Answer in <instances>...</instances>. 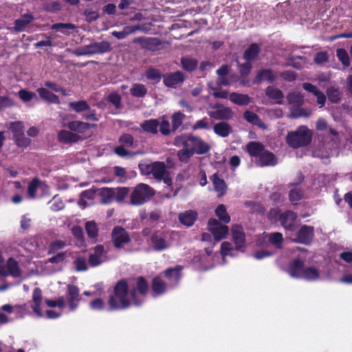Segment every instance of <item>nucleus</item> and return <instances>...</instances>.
<instances>
[{
    "label": "nucleus",
    "instance_id": "1",
    "mask_svg": "<svg viewBox=\"0 0 352 352\" xmlns=\"http://www.w3.org/2000/svg\"><path fill=\"white\" fill-rule=\"evenodd\" d=\"M130 292V285L126 279L118 280L113 287V293L109 296L107 310L112 311L129 309L133 303L129 297Z\"/></svg>",
    "mask_w": 352,
    "mask_h": 352
},
{
    "label": "nucleus",
    "instance_id": "5",
    "mask_svg": "<svg viewBox=\"0 0 352 352\" xmlns=\"http://www.w3.org/2000/svg\"><path fill=\"white\" fill-rule=\"evenodd\" d=\"M130 285V296L134 305L140 307L142 304V300L138 296V293L142 296H146L148 294L149 286L147 280L143 276H138L136 278V286Z\"/></svg>",
    "mask_w": 352,
    "mask_h": 352
},
{
    "label": "nucleus",
    "instance_id": "37",
    "mask_svg": "<svg viewBox=\"0 0 352 352\" xmlns=\"http://www.w3.org/2000/svg\"><path fill=\"white\" fill-rule=\"evenodd\" d=\"M140 30L139 25L125 26L122 31H113L111 34L118 39H124L131 34Z\"/></svg>",
    "mask_w": 352,
    "mask_h": 352
},
{
    "label": "nucleus",
    "instance_id": "15",
    "mask_svg": "<svg viewBox=\"0 0 352 352\" xmlns=\"http://www.w3.org/2000/svg\"><path fill=\"white\" fill-rule=\"evenodd\" d=\"M214 108H217V109L208 112V115L214 120H228L232 119L234 116V113L230 107L215 104Z\"/></svg>",
    "mask_w": 352,
    "mask_h": 352
},
{
    "label": "nucleus",
    "instance_id": "29",
    "mask_svg": "<svg viewBox=\"0 0 352 352\" xmlns=\"http://www.w3.org/2000/svg\"><path fill=\"white\" fill-rule=\"evenodd\" d=\"M259 157V166L261 167L276 164V156L270 151L265 150Z\"/></svg>",
    "mask_w": 352,
    "mask_h": 352
},
{
    "label": "nucleus",
    "instance_id": "14",
    "mask_svg": "<svg viewBox=\"0 0 352 352\" xmlns=\"http://www.w3.org/2000/svg\"><path fill=\"white\" fill-rule=\"evenodd\" d=\"M133 43L139 44L142 49L151 52L157 51L162 45L160 39L155 37H136L133 38Z\"/></svg>",
    "mask_w": 352,
    "mask_h": 352
},
{
    "label": "nucleus",
    "instance_id": "59",
    "mask_svg": "<svg viewBox=\"0 0 352 352\" xmlns=\"http://www.w3.org/2000/svg\"><path fill=\"white\" fill-rule=\"evenodd\" d=\"M40 184V181L38 178L33 179L28 184V193L30 197L34 199L36 197V190Z\"/></svg>",
    "mask_w": 352,
    "mask_h": 352
},
{
    "label": "nucleus",
    "instance_id": "30",
    "mask_svg": "<svg viewBox=\"0 0 352 352\" xmlns=\"http://www.w3.org/2000/svg\"><path fill=\"white\" fill-rule=\"evenodd\" d=\"M160 122L157 119H150L142 122L140 124L142 129L146 133L155 135L158 132Z\"/></svg>",
    "mask_w": 352,
    "mask_h": 352
},
{
    "label": "nucleus",
    "instance_id": "46",
    "mask_svg": "<svg viewBox=\"0 0 352 352\" xmlns=\"http://www.w3.org/2000/svg\"><path fill=\"white\" fill-rule=\"evenodd\" d=\"M215 214L219 219L224 223H228L230 221V217L227 212L225 205L220 204L215 209Z\"/></svg>",
    "mask_w": 352,
    "mask_h": 352
},
{
    "label": "nucleus",
    "instance_id": "61",
    "mask_svg": "<svg viewBox=\"0 0 352 352\" xmlns=\"http://www.w3.org/2000/svg\"><path fill=\"white\" fill-rule=\"evenodd\" d=\"M83 14L86 21L88 23L95 21L99 18L98 12L93 10L91 8L85 9Z\"/></svg>",
    "mask_w": 352,
    "mask_h": 352
},
{
    "label": "nucleus",
    "instance_id": "4",
    "mask_svg": "<svg viewBox=\"0 0 352 352\" xmlns=\"http://www.w3.org/2000/svg\"><path fill=\"white\" fill-rule=\"evenodd\" d=\"M155 195L154 190L148 184H138L130 195V203L133 206H140Z\"/></svg>",
    "mask_w": 352,
    "mask_h": 352
},
{
    "label": "nucleus",
    "instance_id": "55",
    "mask_svg": "<svg viewBox=\"0 0 352 352\" xmlns=\"http://www.w3.org/2000/svg\"><path fill=\"white\" fill-rule=\"evenodd\" d=\"M76 26L74 24L70 23H57L53 24L51 26L52 30H56V31H59L63 34H67L66 30H74L76 29Z\"/></svg>",
    "mask_w": 352,
    "mask_h": 352
},
{
    "label": "nucleus",
    "instance_id": "40",
    "mask_svg": "<svg viewBox=\"0 0 352 352\" xmlns=\"http://www.w3.org/2000/svg\"><path fill=\"white\" fill-rule=\"evenodd\" d=\"M68 106L70 109L76 113H82L90 109L89 104L84 100L70 102Z\"/></svg>",
    "mask_w": 352,
    "mask_h": 352
},
{
    "label": "nucleus",
    "instance_id": "51",
    "mask_svg": "<svg viewBox=\"0 0 352 352\" xmlns=\"http://www.w3.org/2000/svg\"><path fill=\"white\" fill-rule=\"evenodd\" d=\"M336 56L338 60L342 63L344 67H348L350 65V58L344 48H338L336 50Z\"/></svg>",
    "mask_w": 352,
    "mask_h": 352
},
{
    "label": "nucleus",
    "instance_id": "20",
    "mask_svg": "<svg viewBox=\"0 0 352 352\" xmlns=\"http://www.w3.org/2000/svg\"><path fill=\"white\" fill-rule=\"evenodd\" d=\"M153 249L156 252H162L170 247L169 243L162 236L155 233L151 236Z\"/></svg>",
    "mask_w": 352,
    "mask_h": 352
},
{
    "label": "nucleus",
    "instance_id": "33",
    "mask_svg": "<svg viewBox=\"0 0 352 352\" xmlns=\"http://www.w3.org/2000/svg\"><path fill=\"white\" fill-rule=\"evenodd\" d=\"M39 96L44 100L51 104H59L60 99L58 96L50 91L48 89L41 87L37 89Z\"/></svg>",
    "mask_w": 352,
    "mask_h": 352
},
{
    "label": "nucleus",
    "instance_id": "63",
    "mask_svg": "<svg viewBox=\"0 0 352 352\" xmlns=\"http://www.w3.org/2000/svg\"><path fill=\"white\" fill-rule=\"evenodd\" d=\"M74 264L78 272H83L87 270L86 259L82 256L77 257L74 261Z\"/></svg>",
    "mask_w": 352,
    "mask_h": 352
},
{
    "label": "nucleus",
    "instance_id": "50",
    "mask_svg": "<svg viewBox=\"0 0 352 352\" xmlns=\"http://www.w3.org/2000/svg\"><path fill=\"white\" fill-rule=\"evenodd\" d=\"M245 205L250 207V212L253 214L264 215L266 212L265 208L261 203L246 201Z\"/></svg>",
    "mask_w": 352,
    "mask_h": 352
},
{
    "label": "nucleus",
    "instance_id": "3",
    "mask_svg": "<svg viewBox=\"0 0 352 352\" xmlns=\"http://www.w3.org/2000/svg\"><path fill=\"white\" fill-rule=\"evenodd\" d=\"M312 132L307 126H300L296 131H290L286 136L287 144L293 148L308 146L312 139Z\"/></svg>",
    "mask_w": 352,
    "mask_h": 352
},
{
    "label": "nucleus",
    "instance_id": "47",
    "mask_svg": "<svg viewBox=\"0 0 352 352\" xmlns=\"http://www.w3.org/2000/svg\"><path fill=\"white\" fill-rule=\"evenodd\" d=\"M287 99L290 104L300 107L303 104V96L300 92H291L287 96Z\"/></svg>",
    "mask_w": 352,
    "mask_h": 352
},
{
    "label": "nucleus",
    "instance_id": "27",
    "mask_svg": "<svg viewBox=\"0 0 352 352\" xmlns=\"http://www.w3.org/2000/svg\"><path fill=\"white\" fill-rule=\"evenodd\" d=\"M213 131L218 136L226 138L231 133L232 126L226 122H220L214 125Z\"/></svg>",
    "mask_w": 352,
    "mask_h": 352
},
{
    "label": "nucleus",
    "instance_id": "21",
    "mask_svg": "<svg viewBox=\"0 0 352 352\" xmlns=\"http://www.w3.org/2000/svg\"><path fill=\"white\" fill-rule=\"evenodd\" d=\"M151 174L155 179L161 181L167 173L166 165L163 162H155L151 164Z\"/></svg>",
    "mask_w": 352,
    "mask_h": 352
},
{
    "label": "nucleus",
    "instance_id": "25",
    "mask_svg": "<svg viewBox=\"0 0 352 352\" xmlns=\"http://www.w3.org/2000/svg\"><path fill=\"white\" fill-rule=\"evenodd\" d=\"M96 124L84 122L82 121H71L67 123V127L72 131L82 133L87 130L94 127Z\"/></svg>",
    "mask_w": 352,
    "mask_h": 352
},
{
    "label": "nucleus",
    "instance_id": "9",
    "mask_svg": "<svg viewBox=\"0 0 352 352\" xmlns=\"http://www.w3.org/2000/svg\"><path fill=\"white\" fill-rule=\"evenodd\" d=\"M208 226L209 231L213 235L214 239L217 241L226 238L228 234V226L221 224L216 219H210L208 221Z\"/></svg>",
    "mask_w": 352,
    "mask_h": 352
},
{
    "label": "nucleus",
    "instance_id": "49",
    "mask_svg": "<svg viewBox=\"0 0 352 352\" xmlns=\"http://www.w3.org/2000/svg\"><path fill=\"white\" fill-rule=\"evenodd\" d=\"M327 96L328 100L334 104L339 103L341 100L340 91L334 87H330L327 89Z\"/></svg>",
    "mask_w": 352,
    "mask_h": 352
},
{
    "label": "nucleus",
    "instance_id": "42",
    "mask_svg": "<svg viewBox=\"0 0 352 352\" xmlns=\"http://www.w3.org/2000/svg\"><path fill=\"white\" fill-rule=\"evenodd\" d=\"M213 185L216 192L219 193L220 196L226 193L227 186L223 179H220L217 173L213 175Z\"/></svg>",
    "mask_w": 352,
    "mask_h": 352
},
{
    "label": "nucleus",
    "instance_id": "36",
    "mask_svg": "<svg viewBox=\"0 0 352 352\" xmlns=\"http://www.w3.org/2000/svg\"><path fill=\"white\" fill-rule=\"evenodd\" d=\"M260 53V47L257 43H253L244 51L243 58L247 61L254 60Z\"/></svg>",
    "mask_w": 352,
    "mask_h": 352
},
{
    "label": "nucleus",
    "instance_id": "23",
    "mask_svg": "<svg viewBox=\"0 0 352 352\" xmlns=\"http://www.w3.org/2000/svg\"><path fill=\"white\" fill-rule=\"evenodd\" d=\"M197 217L198 213L196 211L189 210L179 214V221L182 224L190 227L195 223Z\"/></svg>",
    "mask_w": 352,
    "mask_h": 352
},
{
    "label": "nucleus",
    "instance_id": "60",
    "mask_svg": "<svg viewBox=\"0 0 352 352\" xmlns=\"http://www.w3.org/2000/svg\"><path fill=\"white\" fill-rule=\"evenodd\" d=\"M107 101L111 103L116 109L121 108L122 98L120 94L116 92H111L107 97Z\"/></svg>",
    "mask_w": 352,
    "mask_h": 352
},
{
    "label": "nucleus",
    "instance_id": "28",
    "mask_svg": "<svg viewBox=\"0 0 352 352\" xmlns=\"http://www.w3.org/2000/svg\"><path fill=\"white\" fill-rule=\"evenodd\" d=\"M246 150L251 157H259L265 151V146L260 142L252 141L247 144Z\"/></svg>",
    "mask_w": 352,
    "mask_h": 352
},
{
    "label": "nucleus",
    "instance_id": "17",
    "mask_svg": "<svg viewBox=\"0 0 352 352\" xmlns=\"http://www.w3.org/2000/svg\"><path fill=\"white\" fill-rule=\"evenodd\" d=\"M314 236V228L304 225L301 226L297 232V242L302 244L309 245L311 243Z\"/></svg>",
    "mask_w": 352,
    "mask_h": 352
},
{
    "label": "nucleus",
    "instance_id": "64",
    "mask_svg": "<svg viewBox=\"0 0 352 352\" xmlns=\"http://www.w3.org/2000/svg\"><path fill=\"white\" fill-rule=\"evenodd\" d=\"M193 154L194 153L192 152V150L190 151V149L186 147H183V148L177 153L179 160L181 162H187L193 155Z\"/></svg>",
    "mask_w": 352,
    "mask_h": 352
},
{
    "label": "nucleus",
    "instance_id": "26",
    "mask_svg": "<svg viewBox=\"0 0 352 352\" xmlns=\"http://www.w3.org/2000/svg\"><path fill=\"white\" fill-rule=\"evenodd\" d=\"M265 95L276 104H280L283 103L284 95L282 91L278 88L268 86L265 89Z\"/></svg>",
    "mask_w": 352,
    "mask_h": 352
},
{
    "label": "nucleus",
    "instance_id": "62",
    "mask_svg": "<svg viewBox=\"0 0 352 352\" xmlns=\"http://www.w3.org/2000/svg\"><path fill=\"white\" fill-rule=\"evenodd\" d=\"M119 142L124 146L131 147L134 143V138L131 134L124 133L119 138Z\"/></svg>",
    "mask_w": 352,
    "mask_h": 352
},
{
    "label": "nucleus",
    "instance_id": "19",
    "mask_svg": "<svg viewBox=\"0 0 352 352\" xmlns=\"http://www.w3.org/2000/svg\"><path fill=\"white\" fill-rule=\"evenodd\" d=\"M43 292L41 289L39 287L34 288L32 292L33 304L31 305V308L33 312L35 313L38 317L43 316V312L41 308Z\"/></svg>",
    "mask_w": 352,
    "mask_h": 352
},
{
    "label": "nucleus",
    "instance_id": "38",
    "mask_svg": "<svg viewBox=\"0 0 352 352\" xmlns=\"http://www.w3.org/2000/svg\"><path fill=\"white\" fill-rule=\"evenodd\" d=\"M243 118L247 122L252 124L256 125L263 129L265 128L264 123L261 121L259 116L253 111H245L243 113Z\"/></svg>",
    "mask_w": 352,
    "mask_h": 352
},
{
    "label": "nucleus",
    "instance_id": "57",
    "mask_svg": "<svg viewBox=\"0 0 352 352\" xmlns=\"http://www.w3.org/2000/svg\"><path fill=\"white\" fill-rule=\"evenodd\" d=\"M268 240L276 248H280L282 246L283 236L280 232H273L270 234Z\"/></svg>",
    "mask_w": 352,
    "mask_h": 352
},
{
    "label": "nucleus",
    "instance_id": "10",
    "mask_svg": "<svg viewBox=\"0 0 352 352\" xmlns=\"http://www.w3.org/2000/svg\"><path fill=\"white\" fill-rule=\"evenodd\" d=\"M66 299L71 311H75L78 307L81 297L80 289L76 285L72 284L67 285Z\"/></svg>",
    "mask_w": 352,
    "mask_h": 352
},
{
    "label": "nucleus",
    "instance_id": "45",
    "mask_svg": "<svg viewBox=\"0 0 352 352\" xmlns=\"http://www.w3.org/2000/svg\"><path fill=\"white\" fill-rule=\"evenodd\" d=\"M320 276L318 270L314 267H308L303 270L302 276L301 278L307 280H317Z\"/></svg>",
    "mask_w": 352,
    "mask_h": 352
},
{
    "label": "nucleus",
    "instance_id": "56",
    "mask_svg": "<svg viewBox=\"0 0 352 352\" xmlns=\"http://www.w3.org/2000/svg\"><path fill=\"white\" fill-rule=\"evenodd\" d=\"M185 115L180 112H175L172 116V131H175L183 123Z\"/></svg>",
    "mask_w": 352,
    "mask_h": 352
},
{
    "label": "nucleus",
    "instance_id": "31",
    "mask_svg": "<svg viewBox=\"0 0 352 352\" xmlns=\"http://www.w3.org/2000/svg\"><path fill=\"white\" fill-rule=\"evenodd\" d=\"M33 20L34 16L31 14H25L22 15L21 18L14 21V30L17 32H22L28 24L33 21Z\"/></svg>",
    "mask_w": 352,
    "mask_h": 352
},
{
    "label": "nucleus",
    "instance_id": "34",
    "mask_svg": "<svg viewBox=\"0 0 352 352\" xmlns=\"http://www.w3.org/2000/svg\"><path fill=\"white\" fill-rule=\"evenodd\" d=\"M276 80V76L271 69H262L259 70L256 76V82L260 83L262 81L267 80L272 83Z\"/></svg>",
    "mask_w": 352,
    "mask_h": 352
},
{
    "label": "nucleus",
    "instance_id": "6",
    "mask_svg": "<svg viewBox=\"0 0 352 352\" xmlns=\"http://www.w3.org/2000/svg\"><path fill=\"white\" fill-rule=\"evenodd\" d=\"M9 129L13 135V140L18 147L26 148L30 144V140L25 137L24 133V126L20 121L12 122Z\"/></svg>",
    "mask_w": 352,
    "mask_h": 352
},
{
    "label": "nucleus",
    "instance_id": "52",
    "mask_svg": "<svg viewBox=\"0 0 352 352\" xmlns=\"http://www.w3.org/2000/svg\"><path fill=\"white\" fill-rule=\"evenodd\" d=\"M145 75L147 79L155 80V83L159 82L162 77L163 78V75L162 74L160 71L157 69H155L153 67H150L148 69H146Z\"/></svg>",
    "mask_w": 352,
    "mask_h": 352
},
{
    "label": "nucleus",
    "instance_id": "8",
    "mask_svg": "<svg viewBox=\"0 0 352 352\" xmlns=\"http://www.w3.org/2000/svg\"><path fill=\"white\" fill-rule=\"evenodd\" d=\"M111 241L116 248L120 249L130 243L131 239L129 233L123 227L116 226L111 232Z\"/></svg>",
    "mask_w": 352,
    "mask_h": 352
},
{
    "label": "nucleus",
    "instance_id": "12",
    "mask_svg": "<svg viewBox=\"0 0 352 352\" xmlns=\"http://www.w3.org/2000/svg\"><path fill=\"white\" fill-rule=\"evenodd\" d=\"M231 234L235 249L243 252L245 249V234L243 226L239 224L233 225L231 228Z\"/></svg>",
    "mask_w": 352,
    "mask_h": 352
},
{
    "label": "nucleus",
    "instance_id": "58",
    "mask_svg": "<svg viewBox=\"0 0 352 352\" xmlns=\"http://www.w3.org/2000/svg\"><path fill=\"white\" fill-rule=\"evenodd\" d=\"M311 115L309 111H307L304 108H300L299 107H296L295 108L292 109L291 111V118H299L300 117H306L308 118Z\"/></svg>",
    "mask_w": 352,
    "mask_h": 352
},
{
    "label": "nucleus",
    "instance_id": "18",
    "mask_svg": "<svg viewBox=\"0 0 352 352\" xmlns=\"http://www.w3.org/2000/svg\"><path fill=\"white\" fill-rule=\"evenodd\" d=\"M304 267V261L300 258H295L288 267V273L292 278H301Z\"/></svg>",
    "mask_w": 352,
    "mask_h": 352
},
{
    "label": "nucleus",
    "instance_id": "53",
    "mask_svg": "<svg viewBox=\"0 0 352 352\" xmlns=\"http://www.w3.org/2000/svg\"><path fill=\"white\" fill-rule=\"evenodd\" d=\"M303 196L304 192L301 188H292L289 192V199L294 204H296L298 201L303 198Z\"/></svg>",
    "mask_w": 352,
    "mask_h": 352
},
{
    "label": "nucleus",
    "instance_id": "48",
    "mask_svg": "<svg viewBox=\"0 0 352 352\" xmlns=\"http://www.w3.org/2000/svg\"><path fill=\"white\" fill-rule=\"evenodd\" d=\"M66 245V241L63 240H55L50 243L47 250V254L50 255L58 253L60 250L63 249Z\"/></svg>",
    "mask_w": 352,
    "mask_h": 352
},
{
    "label": "nucleus",
    "instance_id": "2",
    "mask_svg": "<svg viewBox=\"0 0 352 352\" xmlns=\"http://www.w3.org/2000/svg\"><path fill=\"white\" fill-rule=\"evenodd\" d=\"M174 144L177 146L186 147L192 150L193 153L203 155L208 153L210 148L209 144L201 138L192 135L182 134L174 139Z\"/></svg>",
    "mask_w": 352,
    "mask_h": 352
},
{
    "label": "nucleus",
    "instance_id": "41",
    "mask_svg": "<svg viewBox=\"0 0 352 352\" xmlns=\"http://www.w3.org/2000/svg\"><path fill=\"white\" fill-rule=\"evenodd\" d=\"M183 267L177 265L175 267H169L164 271V275L166 278L170 279L174 278L176 282H178L182 277V270Z\"/></svg>",
    "mask_w": 352,
    "mask_h": 352
},
{
    "label": "nucleus",
    "instance_id": "7",
    "mask_svg": "<svg viewBox=\"0 0 352 352\" xmlns=\"http://www.w3.org/2000/svg\"><path fill=\"white\" fill-rule=\"evenodd\" d=\"M111 45L108 41L93 42L85 45L80 52H77L78 56H87L96 54H104L110 52Z\"/></svg>",
    "mask_w": 352,
    "mask_h": 352
},
{
    "label": "nucleus",
    "instance_id": "13",
    "mask_svg": "<svg viewBox=\"0 0 352 352\" xmlns=\"http://www.w3.org/2000/svg\"><path fill=\"white\" fill-rule=\"evenodd\" d=\"M8 275L14 278L20 277L21 275V271L18 262L12 257H10L8 259L6 266L3 265H0V276L6 277Z\"/></svg>",
    "mask_w": 352,
    "mask_h": 352
},
{
    "label": "nucleus",
    "instance_id": "32",
    "mask_svg": "<svg viewBox=\"0 0 352 352\" xmlns=\"http://www.w3.org/2000/svg\"><path fill=\"white\" fill-rule=\"evenodd\" d=\"M151 289L155 296H160L165 293L166 283L160 276H155L152 280Z\"/></svg>",
    "mask_w": 352,
    "mask_h": 352
},
{
    "label": "nucleus",
    "instance_id": "43",
    "mask_svg": "<svg viewBox=\"0 0 352 352\" xmlns=\"http://www.w3.org/2000/svg\"><path fill=\"white\" fill-rule=\"evenodd\" d=\"M130 94L137 98H143L147 94L146 86L140 83H134L130 89Z\"/></svg>",
    "mask_w": 352,
    "mask_h": 352
},
{
    "label": "nucleus",
    "instance_id": "35",
    "mask_svg": "<svg viewBox=\"0 0 352 352\" xmlns=\"http://www.w3.org/2000/svg\"><path fill=\"white\" fill-rule=\"evenodd\" d=\"M230 100L234 104L240 105V106H246L248 105L250 101V97L247 94H239L236 92H233L229 96Z\"/></svg>",
    "mask_w": 352,
    "mask_h": 352
},
{
    "label": "nucleus",
    "instance_id": "16",
    "mask_svg": "<svg viewBox=\"0 0 352 352\" xmlns=\"http://www.w3.org/2000/svg\"><path fill=\"white\" fill-rule=\"evenodd\" d=\"M297 214L292 210H286L279 217V221L286 230L293 231L295 230V223Z\"/></svg>",
    "mask_w": 352,
    "mask_h": 352
},
{
    "label": "nucleus",
    "instance_id": "54",
    "mask_svg": "<svg viewBox=\"0 0 352 352\" xmlns=\"http://www.w3.org/2000/svg\"><path fill=\"white\" fill-rule=\"evenodd\" d=\"M129 192V188L127 187H118L114 188V199L118 203H121L124 201Z\"/></svg>",
    "mask_w": 352,
    "mask_h": 352
},
{
    "label": "nucleus",
    "instance_id": "22",
    "mask_svg": "<svg viewBox=\"0 0 352 352\" xmlns=\"http://www.w3.org/2000/svg\"><path fill=\"white\" fill-rule=\"evenodd\" d=\"M57 138L60 143L71 144L78 142L80 140V136L67 130H60L58 133Z\"/></svg>",
    "mask_w": 352,
    "mask_h": 352
},
{
    "label": "nucleus",
    "instance_id": "24",
    "mask_svg": "<svg viewBox=\"0 0 352 352\" xmlns=\"http://www.w3.org/2000/svg\"><path fill=\"white\" fill-rule=\"evenodd\" d=\"M100 198V202L103 204H109L114 200V188L103 187L97 190Z\"/></svg>",
    "mask_w": 352,
    "mask_h": 352
},
{
    "label": "nucleus",
    "instance_id": "39",
    "mask_svg": "<svg viewBox=\"0 0 352 352\" xmlns=\"http://www.w3.org/2000/svg\"><path fill=\"white\" fill-rule=\"evenodd\" d=\"M181 65L185 71L192 72L197 69L198 61L195 58L186 56L181 58Z\"/></svg>",
    "mask_w": 352,
    "mask_h": 352
},
{
    "label": "nucleus",
    "instance_id": "44",
    "mask_svg": "<svg viewBox=\"0 0 352 352\" xmlns=\"http://www.w3.org/2000/svg\"><path fill=\"white\" fill-rule=\"evenodd\" d=\"M85 230L87 236L89 239H94V243L96 242V238L98 236V228L96 223L94 221H88L85 223Z\"/></svg>",
    "mask_w": 352,
    "mask_h": 352
},
{
    "label": "nucleus",
    "instance_id": "11",
    "mask_svg": "<svg viewBox=\"0 0 352 352\" xmlns=\"http://www.w3.org/2000/svg\"><path fill=\"white\" fill-rule=\"evenodd\" d=\"M186 80L184 74L180 71L163 74L164 85L168 88L176 89L184 83Z\"/></svg>",
    "mask_w": 352,
    "mask_h": 352
}]
</instances>
